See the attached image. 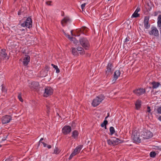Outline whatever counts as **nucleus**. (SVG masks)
Listing matches in <instances>:
<instances>
[{
	"mask_svg": "<svg viewBox=\"0 0 161 161\" xmlns=\"http://www.w3.org/2000/svg\"><path fill=\"white\" fill-rule=\"evenodd\" d=\"M8 134L7 133L3 135V137L2 138V141H4L6 140L8 136Z\"/></svg>",
	"mask_w": 161,
	"mask_h": 161,
	"instance_id": "nucleus-35",
	"label": "nucleus"
},
{
	"mask_svg": "<svg viewBox=\"0 0 161 161\" xmlns=\"http://www.w3.org/2000/svg\"><path fill=\"white\" fill-rule=\"evenodd\" d=\"M109 116V113H108L107 114V117L108 118Z\"/></svg>",
	"mask_w": 161,
	"mask_h": 161,
	"instance_id": "nucleus-52",
	"label": "nucleus"
},
{
	"mask_svg": "<svg viewBox=\"0 0 161 161\" xmlns=\"http://www.w3.org/2000/svg\"><path fill=\"white\" fill-rule=\"evenodd\" d=\"M53 90L52 88L49 86H46L45 88L43 96L47 97L52 95L53 93Z\"/></svg>",
	"mask_w": 161,
	"mask_h": 161,
	"instance_id": "nucleus-6",
	"label": "nucleus"
},
{
	"mask_svg": "<svg viewBox=\"0 0 161 161\" xmlns=\"http://www.w3.org/2000/svg\"><path fill=\"white\" fill-rule=\"evenodd\" d=\"M75 153L74 152H72V153L70 154V155L69 158V160H70L74 156H75Z\"/></svg>",
	"mask_w": 161,
	"mask_h": 161,
	"instance_id": "nucleus-38",
	"label": "nucleus"
},
{
	"mask_svg": "<svg viewBox=\"0 0 161 161\" xmlns=\"http://www.w3.org/2000/svg\"><path fill=\"white\" fill-rule=\"evenodd\" d=\"M82 27V33L86 34L88 31V29L86 27L83 26Z\"/></svg>",
	"mask_w": 161,
	"mask_h": 161,
	"instance_id": "nucleus-26",
	"label": "nucleus"
},
{
	"mask_svg": "<svg viewBox=\"0 0 161 161\" xmlns=\"http://www.w3.org/2000/svg\"><path fill=\"white\" fill-rule=\"evenodd\" d=\"M47 110L48 111H49V110L50 109V108H49V107L48 106H47Z\"/></svg>",
	"mask_w": 161,
	"mask_h": 161,
	"instance_id": "nucleus-51",
	"label": "nucleus"
},
{
	"mask_svg": "<svg viewBox=\"0 0 161 161\" xmlns=\"http://www.w3.org/2000/svg\"><path fill=\"white\" fill-rule=\"evenodd\" d=\"M139 16V14L135 12L131 16V18H136Z\"/></svg>",
	"mask_w": 161,
	"mask_h": 161,
	"instance_id": "nucleus-34",
	"label": "nucleus"
},
{
	"mask_svg": "<svg viewBox=\"0 0 161 161\" xmlns=\"http://www.w3.org/2000/svg\"><path fill=\"white\" fill-rule=\"evenodd\" d=\"M2 91L3 92H6L7 90L4 86V85L3 84H2Z\"/></svg>",
	"mask_w": 161,
	"mask_h": 161,
	"instance_id": "nucleus-37",
	"label": "nucleus"
},
{
	"mask_svg": "<svg viewBox=\"0 0 161 161\" xmlns=\"http://www.w3.org/2000/svg\"><path fill=\"white\" fill-rule=\"evenodd\" d=\"M62 131L64 134L67 135L71 131V127L68 125L64 126L62 128Z\"/></svg>",
	"mask_w": 161,
	"mask_h": 161,
	"instance_id": "nucleus-12",
	"label": "nucleus"
},
{
	"mask_svg": "<svg viewBox=\"0 0 161 161\" xmlns=\"http://www.w3.org/2000/svg\"><path fill=\"white\" fill-rule=\"evenodd\" d=\"M32 19L31 18L29 17L26 19L24 23L21 24V26L23 27L26 26V27L30 28L32 26Z\"/></svg>",
	"mask_w": 161,
	"mask_h": 161,
	"instance_id": "nucleus-7",
	"label": "nucleus"
},
{
	"mask_svg": "<svg viewBox=\"0 0 161 161\" xmlns=\"http://www.w3.org/2000/svg\"><path fill=\"white\" fill-rule=\"evenodd\" d=\"M52 66L56 70V72L57 73H59L60 72V70L57 65L52 64Z\"/></svg>",
	"mask_w": 161,
	"mask_h": 161,
	"instance_id": "nucleus-31",
	"label": "nucleus"
},
{
	"mask_svg": "<svg viewBox=\"0 0 161 161\" xmlns=\"http://www.w3.org/2000/svg\"><path fill=\"white\" fill-rule=\"evenodd\" d=\"M5 161H9V159H6Z\"/></svg>",
	"mask_w": 161,
	"mask_h": 161,
	"instance_id": "nucleus-56",
	"label": "nucleus"
},
{
	"mask_svg": "<svg viewBox=\"0 0 161 161\" xmlns=\"http://www.w3.org/2000/svg\"><path fill=\"white\" fill-rule=\"evenodd\" d=\"M104 128L105 129H107V126H106V125L105 126H104Z\"/></svg>",
	"mask_w": 161,
	"mask_h": 161,
	"instance_id": "nucleus-54",
	"label": "nucleus"
},
{
	"mask_svg": "<svg viewBox=\"0 0 161 161\" xmlns=\"http://www.w3.org/2000/svg\"><path fill=\"white\" fill-rule=\"evenodd\" d=\"M25 8L24 7L21 8L20 10L18 12V15H20L24 14L25 13H26V12H25Z\"/></svg>",
	"mask_w": 161,
	"mask_h": 161,
	"instance_id": "nucleus-22",
	"label": "nucleus"
},
{
	"mask_svg": "<svg viewBox=\"0 0 161 161\" xmlns=\"http://www.w3.org/2000/svg\"><path fill=\"white\" fill-rule=\"evenodd\" d=\"M71 34L72 35H73V31H71Z\"/></svg>",
	"mask_w": 161,
	"mask_h": 161,
	"instance_id": "nucleus-53",
	"label": "nucleus"
},
{
	"mask_svg": "<svg viewBox=\"0 0 161 161\" xmlns=\"http://www.w3.org/2000/svg\"><path fill=\"white\" fill-rule=\"evenodd\" d=\"M9 57L6 53V49H3L1 50L0 51V59L1 60H4L5 59H8Z\"/></svg>",
	"mask_w": 161,
	"mask_h": 161,
	"instance_id": "nucleus-11",
	"label": "nucleus"
},
{
	"mask_svg": "<svg viewBox=\"0 0 161 161\" xmlns=\"http://www.w3.org/2000/svg\"><path fill=\"white\" fill-rule=\"evenodd\" d=\"M76 49L77 51L81 52L80 53V54H84V49L82 47H77Z\"/></svg>",
	"mask_w": 161,
	"mask_h": 161,
	"instance_id": "nucleus-27",
	"label": "nucleus"
},
{
	"mask_svg": "<svg viewBox=\"0 0 161 161\" xmlns=\"http://www.w3.org/2000/svg\"><path fill=\"white\" fill-rule=\"evenodd\" d=\"M12 117L10 115H6L2 118V122L3 124L8 123L12 120Z\"/></svg>",
	"mask_w": 161,
	"mask_h": 161,
	"instance_id": "nucleus-13",
	"label": "nucleus"
},
{
	"mask_svg": "<svg viewBox=\"0 0 161 161\" xmlns=\"http://www.w3.org/2000/svg\"><path fill=\"white\" fill-rule=\"evenodd\" d=\"M54 153L56 154H58L59 153L58 149V148L56 147L54 150Z\"/></svg>",
	"mask_w": 161,
	"mask_h": 161,
	"instance_id": "nucleus-39",
	"label": "nucleus"
},
{
	"mask_svg": "<svg viewBox=\"0 0 161 161\" xmlns=\"http://www.w3.org/2000/svg\"><path fill=\"white\" fill-rule=\"evenodd\" d=\"M140 10H141L140 8L139 7H138L136 8V10H135V12L138 13V12H139V11H140Z\"/></svg>",
	"mask_w": 161,
	"mask_h": 161,
	"instance_id": "nucleus-42",
	"label": "nucleus"
},
{
	"mask_svg": "<svg viewBox=\"0 0 161 161\" xmlns=\"http://www.w3.org/2000/svg\"><path fill=\"white\" fill-rule=\"evenodd\" d=\"M108 144L109 145L115 146L118 144L119 143H122L123 141L118 138L115 137L112 138V139H108L107 140Z\"/></svg>",
	"mask_w": 161,
	"mask_h": 161,
	"instance_id": "nucleus-3",
	"label": "nucleus"
},
{
	"mask_svg": "<svg viewBox=\"0 0 161 161\" xmlns=\"http://www.w3.org/2000/svg\"><path fill=\"white\" fill-rule=\"evenodd\" d=\"M64 15V13L63 12V14H62V16H63Z\"/></svg>",
	"mask_w": 161,
	"mask_h": 161,
	"instance_id": "nucleus-57",
	"label": "nucleus"
},
{
	"mask_svg": "<svg viewBox=\"0 0 161 161\" xmlns=\"http://www.w3.org/2000/svg\"><path fill=\"white\" fill-rule=\"evenodd\" d=\"M41 143L43 144L44 147H45L47 146V144L44 142H41Z\"/></svg>",
	"mask_w": 161,
	"mask_h": 161,
	"instance_id": "nucleus-45",
	"label": "nucleus"
},
{
	"mask_svg": "<svg viewBox=\"0 0 161 161\" xmlns=\"http://www.w3.org/2000/svg\"><path fill=\"white\" fill-rule=\"evenodd\" d=\"M157 153L156 152L154 151H152L150 152V156L152 158H155L156 155Z\"/></svg>",
	"mask_w": 161,
	"mask_h": 161,
	"instance_id": "nucleus-30",
	"label": "nucleus"
},
{
	"mask_svg": "<svg viewBox=\"0 0 161 161\" xmlns=\"http://www.w3.org/2000/svg\"><path fill=\"white\" fill-rule=\"evenodd\" d=\"M132 137L133 140L136 142L140 143L141 142V140L140 138V134L138 132H134Z\"/></svg>",
	"mask_w": 161,
	"mask_h": 161,
	"instance_id": "nucleus-10",
	"label": "nucleus"
},
{
	"mask_svg": "<svg viewBox=\"0 0 161 161\" xmlns=\"http://www.w3.org/2000/svg\"><path fill=\"white\" fill-rule=\"evenodd\" d=\"M130 37H129V36H127L125 39V41H124V42L125 43V42H128L129 40H130Z\"/></svg>",
	"mask_w": 161,
	"mask_h": 161,
	"instance_id": "nucleus-41",
	"label": "nucleus"
},
{
	"mask_svg": "<svg viewBox=\"0 0 161 161\" xmlns=\"http://www.w3.org/2000/svg\"><path fill=\"white\" fill-rule=\"evenodd\" d=\"M151 111V109L150 108V107L149 106H147V112L148 113H150Z\"/></svg>",
	"mask_w": 161,
	"mask_h": 161,
	"instance_id": "nucleus-44",
	"label": "nucleus"
},
{
	"mask_svg": "<svg viewBox=\"0 0 161 161\" xmlns=\"http://www.w3.org/2000/svg\"><path fill=\"white\" fill-rule=\"evenodd\" d=\"M149 18L147 16L145 17L144 20V27L146 29H148L150 27V24H149Z\"/></svg>",
	"mask_w": 161,
	"mask_h": 161,
	"instance_id": "nucleus-16",
	"label": "nucleus"
},
{
	"mask_svg": "<svg viewBox=\"0 0 161 161\" xmlns=\"http://www.w3.org/2000/svg\"><path fill=\"white\" fill-rule=\"evenodd\" d=\"M157 110L158 113L159 114H161V106L158 108Z\"/></svg>",
	"mask_w": 161,
	"mask_h": 161,
	"instance_id": "nucleus-40",
	"label": "nucleus"
},
{
	"mask_svg": "<svg viewBox=\"0 0 161 161\" xmlns=\"http://www.w3.org/2000/svg\"><path fill=\"white\" fill-rule=\"evenodd\" d=\"M158 119L160 121H161V116H160L158 118Z\"/></svg>",
	"mask_w": 161,
	"mask_h": 161,
	"instance_id": "nucleus-48",
	"label": "nucleus"
},
{
	"mask_svg": "<svg viewBox=\"0 0 161 161\" xmlns=\"http://www.w3.org/2000/svg\"><path fill=\"white\" fill-rule=\"evenodd\" d=\"M108 117H107V116L105 117V120H106V119H107Z\"/></svg>",
	"mask_w": 161,
	"mask_h": 161,
	"instance_id": "nucleus-58",
	"label": "nucleus"
},
{
	"mask_svg": "<svg viewBox=\"0 0 161 161\" xmlns=\"http://www.w3.org/2000/svg\"><path fill=\"white\" fill-rule=\"evenodd\" d=\"M158 26L159 28V30L161 29V14L158 15L157 18Z\"/></svg>",
	"mask_w": 161,
	"mask_h": 161,
	"instance_id": "nucleus-21",
	"label": "nucleus"
},
{
	"mask_svg": "<svg viewBox=\"0 0 161 161\" xmlns=\"http://www.w3.org/2000/svg\"><path fill=\"white\" fill-rule=\"evenodd\" d=\"M105 98L103 95L101 94L97 96L93 99L92 104L94 107H95L99 105Z\"/></svg>",
	"mask_w": 161,
	"mask_h": 161,
	"instance_id": "nucleus-1",
	"label": "nucleus"
},
{
	"mask_svg": "<svg viewBox=\"0 0 161 161\" xmlns=\"http://www.w3.org/2000/svg\"><path fill=\"white\" fill-rule=\"evenodd\" d=\"M76 35L75 36H79L80 35V33H82V27L80 29L76 30Z\"/></svg>",
	"mask_w": 161,
	"mask_h": 161,
	"instance_id": "nucleus-28",
	"label": "nucleus"
},
{
	"mask_svg": "<svg viewBox=\"0 0 161 161\" xmlns=\"http://www.w3.org/2000/svg\"><path fill=\"white\" fill-rule=\"evenodd\" d=\"M136 108L137 110L139 109L141 107V101L140 100H137L135 103Z\"/></svg>",
	"mask_w": 161,
	"mask_h": 161,
	"instance_id": "nucleus-20",
	"label": "nucleus"
},
{
	"mask_svg": "<svg viewBox=\"0 0 161 161\" xmlns=\"http://www.w3.org/2000/svg\"><path fill=\"white\" fill-rule=\"evenodd\" d=\"M71 51L73 55H78V53L77 52V49H76L75 48L72 47Z\"/></svg>",
	"mask_w": 161,
	"mask_h": 161,
	"instance_id": "nucleus-25",
	"label": "nucleus"
},
{
	"mask_svg": "<svg viewBox=\"0 0 161 161\" xmlns=\"http://www.w3.org/2000/svg\"><path fill=\"white\" fill-rule=\"evenodd\" d=\"M108 123V121L106 120H105L101 124V126L102 127H104V126L106 125Z\"/></svg>",
	"mask_w": 161,
	"mask_h": 161,
	"instance_id": "nucleus-32",
	"label": "nucleus"
},
{
	"mask_svg": "<svg viewBox=\"0 0 161 161\" xmlns=\"http://www.w3.org/2000/svg\"><path fill=\"white\" fill-rule=\"evenodd\" d=\"M141 136L144 139H148L152 137L153 136L151 132L145 129L141 132Z\"/></svg>",
	"mask_w": 161,
	"mask_h": 161,
	"instance_id": "nucleus-2",
	"label": "nucleus"
},
{
	"mask_svg": "<svg viewBox=\"0 0 161 161\" xmlns=\"http://www.w3.org/2000/svg\"><path fill=\"white\" fill-rule=\"evenodd\" d=\"M133 92L137 96H140L145 93L146 91L144 89L140 88L133 91Z\"/></svg>",
	"mask_w": 161,
	"mask_h": 161,
	"instance_id": "nucleus-14",
	"label": "nucleus"
},
{
	"mask_svg": "<svg viewBox=\"0 0 161 161\" xmlns=\"http://www.w3.org/2000/svg\"><path fill=\"white\" fill-rule=\"evenodd\" d=\"M47 147L48 149H50L51 148L52 146L51 145H47Z\"/></svg>",
	"mask_w": 161,
	"mask_h": 161,
	"instance_id": "nucleus-49",
	"label": "nucleus"
},
{
	"mask_svg": "<svg viewBox=\"0 0 161 161\" xmlns=\"http://www.w3.org/2000/svg\"><path fill=\"white\" fill-rule=\"evenodd\" d=\"M30 88L32 90L37 91L39 90V84L38 82H32L29 86Z\"/></svg>",
	"mask_w": 161,
	"mask_h": 161,
	"instance_id": "nucleus-8",
	"label": "nucleus"
},
{
	"mask_svg": "<svg viewBox=\"0 0 161 161\" xmlns=\"http://www.w3.org/2000/svg\"><path fill=\"white\" fill-rule=\"evenodd\" d=\"M82 147L83 145H79L75 149L73 152L75 153V155L77 154V153H80Z\"/></svg>",
	"mask_w": 161,
	"mask_h": 161,
	"instance_id": "nucleus-19",
	"label": "nucleus"
},
{
	"mask_svg": "<svg viewBox=\"0 0 161 161\" xmlns=\"http://www.w3.org/2000/svg\"><path fill=\"white\" fill-rule=\"evenodd\" d=\"M70 21V19L69 17H66L62 19L61 21V24L64 27L65 25Z\"/></svg>",
	"mask_w": 161,
	"mask_h": 161,
	"instance_id": "nucleus-18",
	"label": "nucleus"
},
{
	"mask_svg": "<svg viewBox=\"0 0 161 161\" xmlns=\"http://www.w3.org/2000/svg\"><path fill=\"white\" fill-rule=\"evenodd\" d=\"M43 138H41L40 140L39 141V143H41V141H42V140H43Z\"/></svg>",
	"mask_w": 161,
	"mask_h": 161,
	"instance_id": "nucleus-50",
	"label": "nucleus"
},
{
	"mask_svg": "<svg viewBox=\"0 0 161 161\" xmlns=\"http://www.w3.org/2000/svg\"><path fill=\"white\" fill-rule=\"evenodd\" d=\"M120 74V72L119 70H117L115 71L114 75V77H113V80L115 81L119 76Z\"/></svg>",
	"mask_w": 161,
	"mask_h": 161,
	"instance_id": "nucleus-17",
	"label": "nucleus"
},
{
	"mask_svg": "<svg viewBox=\"0 0 161 161\" xmlns=\"http://www.w3.org/2000/svg\"><path fill=\"white\" fill-rule=\"evenodd\" d=\"M110 135H112L115 133V131L114 127L111 126L109 128Z\"/></svg>",
	"mask_w": 161,
	"mask_h": 161,
	"instance_id": "nucleus-29",
	"label": "nucleus"
},
{
	"mask_svg": "<svg viewBox=\"0 0 161 161\" xmlns=\"http://www.w3.org/2000/svg\"><path fill=\"white\" fill-rule=\"evenodd\" d=\"M40 143H39V142H38V146H39L40 145Z\"/></svg>",
	"mask_w": 161,
	"mask_h": 161,
	"instance_id": "nucleus-55",
	"label": "nucleus"
},
{
	"mask_svg": "<svg viewBox=\"0 0 161 161\" xmlns=\"http://www.w3.org/2000/svg\"><path fill=\"white\" fill-rule=\"evenodd\" d=\"M80 45L85 49H87L90 47V44L88 40L86 38H83L79 40Z\"/></svg>",
	"mask_w": 161,
	"mask_h": 161,
	"instance_id": "nucleus-4",
	"label": "nucleus"
},
{
	"mask_svg": "<svg viewBox=\"0 0 161 161\" xmlns=\"http://www.w3.org/2000/svg\"><path fill=\"white\" fill-rule=\"evenodd\" d=\"M18 98L19 99V100L20 101H21V102H23V99L22 98L21 95V93H19V94L18 95Z\"/></svg>",
	"mask_w": 161,
	"mask_h": 161,
	"instance_id": "nucleus-36",
	"label": "nucleus"
},
{
	"mask_svg": "<svg viewBox=\"0 0 161 161\" xmlns=\"http://www.w3.org/2000/svg\"><path fill=\"white\" fill-rule=\"evenodd\" d=\"M151 84L153 85L152 88L153 89L157 88L160 85L159 82L155 81L152 82Z\"/></svg>",
	"mask_w": 161,
	"mask_h": 161,
	"instance_id": "nucleus-23",
	"label": "nucleus"
},
{
	"mask_svg": "<svg viewBox=\"0 0 161 161\" xmlns=\"http://www.w3.org/2000/svg\"><path fill=\"white\" fill-rule=\"evenodd\" d=\"M16 1V0H14V1L15 2Z\"/></svg>",
	"mask_w": 161,
	"mask_h": 161,
	"instance_id": "nucleus-60",
	"label": "nucleus"
},
{
	"mask_svg": "<svg viewBox=\"0 0 161 161\" xmlns=\"http://www.w3.org/2000/svg\"><path fill=\"white\" fill-rule=\"evenodd\" d=\"M147 6L148 7L147 8V10L148 11H150L152 9V7H151V3L150 2V3H147Z\"/></svg>",
	"mask_w": 161,
	"mask_h": 161,
	"instance_id": "nucleus-33",
	"label": "nucleus"
},
{
	"mask_svg": "<svg viewBox=\"0 0 161 161\" xmlns=\"http://www.w3.org/2000/svg\"><path fill=\"white\" fill-rule=\"evenodd\" d=\"M30 60V58L28 55H25L24 58L23 59V64L25 66H27Z\"/></svg>",
	"mask_w": 161,
	"mask_h": 161,
	"instance_id": "nucleus-15",
	"label": "nucleus"
},
{
	"mask_svg": "<svg viewBox=\"0 0 161 161\" xmlns=\"http://www.w3.org/2000/svg\"><path fill=\"white\" fill-rule=\"evenodd\" d=\"M113 67V64L109 63L106 66V70H105V75L106 76L109 77L112 74L113 70L112 68Z\"/></svg>",
	"mask_w": 161,
	"mask_h": 161,
	"instance_id": "nucleus-5",
	"label": "nucleus"
},
{
	"mask_svg": "<svg viewBox=\"0 0 161 161\" xmlns=\"http://www.w3.org/2000/svg\"><path fill=\"white\" fill-rule=\"evenodd\" d=\"M149 34L150 35L153 36H154L158 37L159 36L158 31L155 27H152L151 30L149 32Z\"/></svg>",
	"mask_w": 161,
	"mask_h": 161,
	"instance_id": "nucleus-9",
	"label": "nucleus"
},
{
	"mask_svg": "<svg viewBox=\"0 0 161 161\" xmlns=\"http://www.w3.org/2000/svg\"><path fill=\"white\" fill-rule=\"evenodd\" d=\"M153 14H154V15L155 16L158 15V13L157 12H154Z\"/></svg>",
	"mask_w": 161,
	"mask_h": 161,
	"instance_id": "nucleus-46",
	"label": "nucleus"
},
{
	"mask_svg": "<svg viewBox=\"0 0 161 161\" xmlns=\"http://www.w3.org/2000/svg\"><path fill=\"white\" fill-rule=\"evenodd\" d=\"M51 1L47 2H46V3L48 5H50V3H51Z\"/></svg>",
	"mask_w": 161,
	"mask_h": 161,
	"instance_id": "nucleus-47",
	"label": "nucleus"
},
{
	"mask_svg": "<svg viewBox=\"0 0 161 161\" xmlns=\"http://www.w3.org/2000/svg\"><path fill=\"white\" fill-rule=\"evenodd\" d=\"M24 30H25L24 29H22V31H24Z\"/></svg>",
	"mask_w": 161,
	"mask_h": 161,
	"instance_id": "nucleus-59",
	"label": "nucleus"
},
{
	"mask_svg": "<svg viewBox=\"0 0 161 161\" xmlns=\"http://www.w3.org/2000/svg\"><path fill=\"white\" fill-rule=\"evenodd\" d=\"M86 5V3H84L83 4H82L81 5V8L82 9V10H83V9L84 8H85V6Z\"/></svg>",
	"mask_w": 161,
	"mask_h": 161,
	"instance_id": "nucleus-43",
	"label": "nucleus"
},
{
	"mask_svg": "<svg viewBox=\"0 0 161 161\" xmlns=\"http://www.w3.org/2000/svg\"><path fill=\"white\" fill-rule=\"evenodd\" d=\"M78 132L77 130H75L72 132V136L75 139L77 138L78 135Z\"/></svg>",
	"mask_w": 161,
	"mask_h": 161,
	"instance_id": "nucleus-24",
	"label": "nucleus"
}]
</instances>
